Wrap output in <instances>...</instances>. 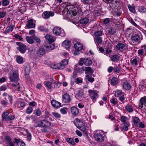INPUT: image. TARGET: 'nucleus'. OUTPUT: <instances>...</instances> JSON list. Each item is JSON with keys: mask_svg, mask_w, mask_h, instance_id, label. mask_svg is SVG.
I'll return each instance as SVG.
<instances>
[{"mask_svg": "<svg viewBox=\"0 0 146 146\" xmlns=\"http://www.w3.org/2000/svg\"><path fill=\"white\" fill-rule=\"evenodd\" d=\"M76 119L77 120V122H74L76 127L83 133H87L86 125L78 120L77 119Z\"/></svg>", "mask_w": 146, "mask_h": 146, "instance_id": "f257e3e1", "label": "nucleus"}, {"mask_svg": "<svg viewBox=\"0 0 146 146\" xmlns=\"http://www.w3.org/2000/svg\"><path fill=\"white\" fill-rule=\"evenodd\" d=\"M52 32L56 35H60L64 37L65 35V33L64 30L60 27L56 26L52 30Z\"/></svg>", "mask_w": 146, "mask_h": 146, "instance_id": "f03ea898", "label": "nucleus"}, {"mask_svg": "<svg viewBox=\"0 0 146 146\" xmlns=\"http://www.w3.org/2000/svg\"><path fill=\"white\" fill-rule=\"evenodd\" d=\"M9 79L11 82H17L19 80V74L17 71H11L9 74Z\"/></svg>", "mask_w": 146, "mask_h": 146, "instance_id": "7ed1b4c3", "label": "nucleus"}, {"mask_svg": "<svg viewBox=\"0 0 146 146\" xmlns=\"http://www.w3.org/2000/svg\"><path fill=\"white\" fill-rule=\"evenodd\" d=\"M51 125V123L45 119L39 121L37 124L36 127L46 128L49 127Z\"/></svg>", "mask_w": 146, "mask_h": 146, "instance_id": "20e7f679", "label": "nucleus"}, {"mask_svg": "<svg viewBox=\"0 0 146 146\" xmlns=\"http://www.w3.org/2000/svg\"><path fill=\"white\" fill-rule=\"evenodd\" d=\"M88 92L90 98L92 100V101L94 102L96 100L98 97L97 92L96 90H89Z\"/></svg>", "mask_w": 146, "mask_h": 146, "instance_id": "39448f33", "label": "nucleus"}, {"mask_svg": "<svg viewBox=\"0 0 146 146\" xmlns=\"http://www.w3.org/2000/svg\"><path fill=\"white\" fill-rule=\"evenodd\" d=\"M73 6H70L68 7V9L69 8L70 9L67 12V14L70 13L71 15H72L73 16H75L78 13V11L76 7H74L73 8Z\"/></svg>", "mask_w": 146, "mask_h": 146, "instance_id": "423d86ee", "label": "nucleus"}, {"mask_svg": "<svg viewBox=\"0 0 146 146\" xmlns=\"http://www.w3.org/2000/svg\"><path fill=\"white\" fill-rule=\"evenodd\" d=\"M17 44L19 46L18 47V49L21 53H24L27 50L26 46L24 44L20 42H16Z\"/></svg>", "mask_w": 146, "mask_h": 146, "instance_id": "0eeeda50", "label": "nucleus"}, {"mask_svg": "<svg viewBox=\"0 0 146 146\" xmlns=\"http://www.w3.org/2000/svg\"><path fill=\"white\" fill-rule=\"evenodd\" d=\"M141 39L140 37L138 34L131 36L130 38L131 42L133 43H135L137 42H140Z\"/></svg>", "mask_w": 146, "mask_h": 146, "instance_id": "6e6552de", "label": "nucleus"}, {"mask_svg": "<svg viewBox=\"0 0 146 146\" xmlns=\"http://www.w3.org/2000/svg\"><path fill=\"white\" fill-rule=\"evenodd\" d=\"M71 100L70 95L67 93L64 94L62 96V102L64 103H69Z\"/></svg>", "mask_w": 146, "mask_h": 146, "instance_id": "1a4fd4ad", "label": "nucleus"}, {"mask_svg": "<svg viewBox=\"0 0 146 146\" xmlns=\"http://www.w3.org/2000/svg\"><path fill=\"white\" fill-rule=\"evenodd\" d=\"M46 53V50L43 47H40L38 49L36 53V55L38 57H41Z\"/></svg>", "mask_w": 146, "mask_h": 146, "instance_id": "9d476101", "label": "nucleus"}, {"mask_svg": "<svg viewBox=\"0 0 146 146\" xmlns=\"http://www.w3.org/2000/svg\"><path fill=\"white\" fill-rule=\"evenodd\" d=\"M54 15V13L52 11H45L43 13L42 16L43 18L46 19L49 18L50 16H53Z\"/></svg>", "mask_w": 146, "mask_h": 146, "instance_id": "9b49d317", "label": "nucleus"}, {"mask_svg": "<svg viewBox=\"0 0 146 146\" xmlns=\"http://www.w3.org/2000/svg\"><path fill=\"white\" fill-rule=\"evenodd\" d=\"M95 139L98 141L102 142L104 140L103 136L100 133H95L94 135Z\"/></svg>", "mask_w": 146, "mask_h": 146, "instance_id": "f8f14e48", "label": "nucleus"}, {"mask_svg": "<svg viewBox=\"0 0 146 146\" xmlns=\"http://www.w3.org/2000/svg\"><path fill=\"white\" fill-rule=\"evenodd\" d=\"M33 20L32 19H30L28 21L27 26L28 28L30 29L35 28V24L33 23Z\"/></svg>", "mask_w": 146, "mask_h": 146, "instance_id": "ddd939ff", "label": "nucleus"}, {"mask_svg": "<svg viewBox=\"0 0 146 146\" xmlns=\"http://www.w3.org/2000/svg\"><path fill=\"white\" fill-rule=\"evenodd\" d=\"M71 112L74 115H77L79 112L78 109L75 107H73L71 108Z\"/></svg>", "mask_w": 146, "mask_h": 146, "instance_id": "4468645a", "label": "nucleus"}, {"mask_svg": "<svg viewBox=\"0 0 146 146\" xmlns=\"http://www.w3.org/2000/svg\"><path fill=\"white\" fill-rule=\"evenodd\" d=\"M125 46L124 44L121 43H119L116 46V50L122 51V50H123Z\"/></svg>", "mask_w": 146, "mask_h": 146, "instance_id": "2eb2a0df", "label": "nucleus"}, {"mask_svg": "<svg viewBox=\"0 0 146 146\" xmlns=\"http://www.w3.org/2000/svg\"><path fill=\"white\" fill-rule=\"evenodd\" d=\"M74 48L77 51H80L83 48V46L79 42L76 43L74 45Z\"/></svg>", "mask_w": 146, "mask_h": 146, "instance_id": "dca6fc26", "label": "nucleus"}, {"mask_svg": "<svg viewBox=\"0 0 146 146\" xmlns=\"http://www.w3.org/2000/svg\"><path fill=\"white\" fill-rule=\"evenodd\" d=\"M140 103L139 105V106L141 107V108H143V106L144 105L146 106V99L144 97H142L140 100Z\"/></svg>", "mask_w": 146, "mask_h": 146, "instance_id": "f3484780", "label": "nucleus"}, {"mask_svg": "<svg viewBox=\"0 0 146 146\" xmlns=\"http://www.w3.org/2000/svg\"><path fill=\"white\" fill-rule=\"evenodd\" d=\"M74 69L78 72L80 73H82L84 70V69L83 67L80 68L79 67V65L76 64L75 65Z\"/></svg>", "mask_w": 146, "mask_h": 146, "instance_id": "a211bd4d", "label": "nucleus"}, {"mask_svg": "<svg viewBox=\"0 0 146 146\" xmlns=\"http://www.w3.org/2000/svg\"><path fill=\"white\" fill-rule=\"evenodd\" d=\"M10 112L8 110H6L4 111L2 115V119L3 121L6 120L7 117L8 116Z\"/></svg>", "mask_w": 146, "mask_h": 146, "instance_id": "6ab92c4d", "label": "nucleus"}, {"mask_svg": "<svg viewBox=\"0 0 146 146\" xmlns=\"http://www.w3.org/2000/svg\"><path fill=\"white\" fill-rule=\"evenodd\" d=\"M62 44L64 47L66 48H68L70 46V42L69 40H65L62 42Z\"/></svg>", "mask_w": 146, "mask_h": 146, "instance_id": "aec40b11", "label": "nucleus"}, {"mask_svg": "<svg viewBox=\"0 0 146 146\" xmlns=\"http://www.w3.org/2000/svg\"><path fill=\"white\" fill-rule=\"evenodd\" d=\"M122 86L123 88L126 90H129L131 88V86L130 84L127 82L123 83Z\"/></svg>", "mask_w": 146, "mask_h": 146, "instance_id": "412c9836", "label": "nucleus"}, {"mask_svg": "<svg viewBox=\"0 0 146 146\" xmlns=\"http://www.w3.org/2000/svg\"><path fill=\"white\" fill-rule=\"evenodd\" d=\"M51 104L52 106L55 108H58L60 106V103L54 100H53L51 102Z\"/></svg>", "mask_w": 146, "mask_h": 146, "instance_id": "4be33fe9", "label": "nucleus"}, {"mask_svg": "<svg viewBox=\"0 0 146 146\" xmlns=\"http://www.w3.org/2000/svg\"><path fill=\"white\" fill-rule=\"evenodd\" d=\"M112 45L110 43H109L108 46H106V52L107 54H108L111 52L112 50H111L112 48Z\"/></svg>", "mask_w": 146, "mask_h": 146, "instance_id": "5701e85b", "label": "nucleus"}, {"mask_svg": "<svg viewBox=\"0 0 146 146\" xmlns=\"http://www.w3.org/2000/svg\"><path fill=\"white\" fill-rule=\"evenodd\" d=\"M34 36H27L26 37V39L27 42L29 44H32L34 43L35 41L33 40Z\"/></svg>", "mask_w": 146, "mask_h": 146, "instance_id": "b1692460", "label": "nucleus"}, {"mask_svg": "<svg viewBox=\"0 0 146 146\" xmlns=\"http://www.w3.org/2000/svg\"><path fill=\"white\" fill-rule=\"evenodd\" d=\"M85 73L87 74L88 73L90 74V75L93 74L94 72V71L90 67H85Z\"/></svg>", "mask_w": 146, "mask_h": 146, "instance_id": "393cba45", "label": "nucleus"}, {"mask_svg": "<svg viewBox=\"0 0 146 146\" xmlns=\"http://www.w3.org/2000/svg\"><path fill=\"white\" fill-rule=\"evenodd\" d=\"M89 19L88 18L84 17L80 19V22L81 24L86 25L89 22Z\"/></svg>", "mask_w": 146, "mask_h": 146, "instance_id": "a878e982", "label": "nucleus"}, {"mask_svg": "<svg viewBox=\"0 0 146 146\" xmlns=\"http://www.w3.org/2000/svg\"><path fill=\"white\" fill-rule=\"evenodd\" d=\"M24 71L25 73H29L31 70V67L28 64L25 65L24 67Z\"/></svg>", "mask_w": 146, "mask_h": 146, "instance_id": "bb28decb", "label": "nucleus"}, {"mask_svg": "<svg viewBox=\"0 0 146 146\" xmlns=\"http://www.w3.org/2000/svg\"><path fill=\"white\" fill-rule=\"evenodd\" d=\"M110 58L112 61L115 62L119 60V56L117 55H112Z\"/></svg>", "mask_w": 146, "mask_h": 146, "instance_id": "cd10ccee", "label": "nucleus"}, {"mask_svg": "<svg viewBox=\"0 0 146 146\" xmlns=\"http://www.w3.org/2000/svg\"><path fill=\"white\" fill-rule=\"evenodd\" d=\"M118 83V79L115 77L113 78L111 80V84L113 86H115Z\"/></svg>", "mask_w": 146, "mask_h": 146, "instance_id": "c85d7f7f", "label": "nucleus"}, {"mask_svg": "<svg viewBox=\"0 0 146 146\" xmlns=\"http://www.w3.org/2000/svg\"><path fill=\"white\" fill-rule=\"evenodd\" d=\"M138 11L140 13H142L146 11V9L143 6H139L138 8Z\"/></svg>", "mask_w": 146, "mask_h": 146, "instance_id": "c756f323", "label": "nucleus"}, {"mask_svg": "<svg viewBox=\"0 0 146 146\" xmlns=\"http://www.w3.org/2000/svg\"><path fill=\"white\" fill-rule=\"evenodd\" d=\"M38 30L41 32H47L48 29L47 28L42 25H40L38 27Z\"/></svg>", "mask_w": 146, "mask_h": 146, "instance_id": "7c9ffc66", "label": "nucleus"}, {"mask_svg": "<svg viewBox=\"0 0 146 146\" xmlns=\"http://www.w3.org/2000/svg\"><path fill=\"white\" fill-rule=\"evenodd\" d=\"M92 63V61L88 58L84 59V64L86 66H90Z\"/></svg>", "mask_w": 146, "mask_h": 146, "instance_id": "2f4dec72", "label": "nucleus"}, {"mask_svg": "<svg viewBox=\"0 0 146 146\" xmlns=\"http://www.w3.org/2000/svg\"><path fill=\"white\" fill-rule=\"evenodd\" d=\"M128 8L131 13H137L134 6L129 5L128 6Z\"/></svg>", "mask_w": 146, "mask_h": 146, "instance_id": "473e14b6", "label": "nucleus"}, {"mask_svg": "<svg viewBox=\"0 0 146 146\" xmlns=\"http://www.w3.org/2000/svg\"><path fill=\"white\" fill-rule=\"evenodd\" d=\"M116 30L114 28L111 27L109 29L108 33L110 35H113L116 33Z\"/></svg>", "mask_w": 146, "mask_h": 146, "instance_id": "72a5a7b5", "label": "nucleus"}, {"mask_svg": "<svg viewBox=\"0 0 146 146\" xmlns=\"http://www.w3.org/2000/svg\"><path fill=\"white\" fill-rule=\"evenodd\" d=\"M85 79L86 80H87L88 81L90 82H93L94 81V78H92L88 75H87L85 77Z\"/></svg>", "mask_w": 146, "mask_h": 146, "instance_id": "f704fd0d", "label": "nucleus"}, {"mask_svg": "<svg viewBox=\"0 0 146 146\" xmlns=\"http://www.w3.org/2000/svg\"><path fill=\"white\" fill-rule=\"evenodd\" d=\"M103 34L102 31H96L94 33V35L96 37H100Z\"/></svg>", "mask_w": 146, "mask_h": 146, "instance_id": "c9c22d12", "label": "nucleus"}, {"mask_svg": "<svg viewBox=\"0 0 146 146\" xmlns=\"http://www.w3.org/2000/svg\"><path fill=\"white\" fill-rule=\"evenodd\" d=\"M96 40L97 44L99 45L102 44V40L101 37H96Z\"/></svg>", "mask_w": 146, "mask_h": 146, "instance_id": "e433bc0d", "label": "nucleus"}, {"mask_svg": "<svg viewBox=\"0 0 146 146\" xmlns=\"http://www.w3.org/2000/svg\"><path fill=\"white\" fill-rule=\"evenodd\" d=\"M33 113L36 115L39 116L41 114V111L39 109H37L34 111Z\"/></svg>", "mask_w": 146, "mask_h": 146, "instance_id": "4c0bfd02", "label": "nucleus"}, {"mask_svg": "<svg viewBox=\"0 0 146 146\" xmlns=\"http://www.w3.org/2000/svg\"><path fill=\"white\" fill-rule=\"evenodd\" d=\"M66 140L68 143L71 144L72 145H74L75 144V143L74 141V139L72 138H67L66 139Z\"/></svg>", "mask_w": 146, "mask_h": 146, "instance_id": "58836bf2", "label": "nucleus"}, {"mask_svg": "<svg viewBox=\"0 0 146 146\" xmlns=\"http://www.w3.org/2000/svg\"><path fill=\"white\" fill-rule=\"evenodd\" d=\"M139 62L136 58H134L131 61V63L133 66L137 65Z\"/></svg>", "mask_w": 146, "mask_h": 146, "instance_id": "ea45409f", "label": "nucleus"}, {"mask_svg": "<svg viewBox=\"0 0 146 146\" xmlns=\"http://www.w3.org/2000/svg\"><path fill=\"white\" fill-rule=\"evenodd\" d=\"M5 139L7 144H9L12 142L11 138L8 136H5Z\"/></svg>", "mask_w": 146, "mask_h": 146, "instance_id": "a19ab883", "label": "nucleus"}, {"mask_svg": "<svg viewBox=\"0 0 146 146\" xmlns=\"http://www.w3.org/2000/svg\"><path fill=\"white\" fill-rule=\"evenodd\" d=\"M140 121L139 118L137 117H135L133 118V123L135 125H137L139 122Z\"/></svg>", "mask_w": 146, "mask_h": 146, "instance_id": "79ce46f5", "label": "nucleus"}, {"mask_svg": "<svg viewBox=\"0 0 146 146\" xmlns=\"http://www.w3.org/2000/svg\"><path fill=\"white\" fill-rule=\"evenodd\" d=\"M126 108L127 110L129 112H132L133 111V109L132 108L131 106L127 104L126 106Z\"/></svg>", "mask_w": 146, "mask_h": 146, "instance_id": "37998d69", "label": "nucleus"}, {"mask_svg": "<svg viewBox=\"0 0 146 146\" xmlns=\"http://www.w3.org/2000/svg\"><path fill=\"white\" fill-rule=\"evenodd\" d=\"M15 119V117L14 115H9L7 117L6 120L7 121H10V122H11L12 120H14Z\"/></svg>", "mask_w": 146, "mask_h": 146, "instance_id": "c03bdc74", "label": "nucleus"}, {"mask_svg": "<svg viewBox=\"0 0 146 146\" xmlns=\"http://www.w3.org/2000/svg\"><path fill=\"white\" fill-rule=\"evenodd\" d=\"M127 119V117L125 116H122L121 117V122H123L124 124L127 123L126 122Z\"/></svg>", "mask_w": 146, "mask_h": 146, "instance_id": "a18cd8bd", "label": "nucleus"}, {"mask_svg": "<svg viewBox=\"0 0 146 146\" xmlns=\"http://www.w3.org/2000/svg\"><path fill=\"white\" fill-rule=\"evenodd\" d=\"M122 94V92L121 90H118L115 93V95L116 97H118V96L121 95Z\"/></svg>", "mask_w": 146, "mask_h": 146, "instance_id": "49530a36", "label": "nucleus"}, {"mask_svg": "<svg viewBox=\"0 0 146 146\" xmlns=\"http://www.w3.org/2000/svg\"><path fill=\"white\" fill-rule=\"evenodd\" d=\"M81 1L84 4H89L92 2L91 0H81Z\"/></svg>", "mask_w": 146, "mask_h": 146, "instance_id": "de8ad7c7", "label": "nucleus"}, {"mask_svg": "<svg viewBox=\"0 0 146 146\" xmlns=\"http://www.w3.org/2000/svg\"><path fill=\"white\" fill-rule=\"evenodd\" d=\"M83 91L82 90H80L78 92L77 94V97H79V98H81L83 95Z\"/></svg>", "mask_w": 146, "mask_h": 146, "instance_id": "09e8293b", "label": "nucleus"}, {"mask_svg": "<svg viewBox=\"0 0 146 146\" xmlns=\"http://www.w3.org/2000/svg\"><path fill=\"white\" fill-rule=\"evenodd\" d=\"M110 102L111 103L114 105L117 104V99L115 98H112L110 100Z\"/></svg>", "mask_w": 146, "mask_h": 146, "instance_id": "8fccbe9b", "label": "nucleus"}, {"mask_svg": "<svg viewBox=\"0 0 146 146\" xmlns=\"http://www.w3.org/2000/svg\"><path fill=\"white\" fill-rule=\"evenodd\" d=\"M9 3V2L7 0H3L2 5L3 6H5L8 5Z\"/></svg>", "mask_w": 146, "mask_h": 146, "instance_id": "3c124183", "label": "nucleus"}, {"mask_svg": "<svg viewBox=\"0 0 146 146\" xmlns=\"http://www.w3.org/2000/svg\"><path fill=\"white\" fill-rule=\"evenodd\" d=\"M5 99L6 100H7V99L9 100L10 101L11 104H12L13 101V99L12 96L11 95L8 96L7 98H5Z\"/></svg>", "mask_w": 146, "mask_h": 146, "instance_id": "603ef678", "label": "nucleus"}, {"mask_svg": "<svg viewBox=\"0 0 146 146\" xmlns=\"http://www.w3.org/2000/svg\"><path fill=\"white\" fill-rule=\"evenodd\" d=\"M17 62L19 64H21L23 63V59L22 57L18 56L17 58Z\"/></svg>", "mask_w": 146, "mask_h": 146, "instance_id": "864d4df0", "label": "nucleus"}, {"mask_svg": "<svg viewBox=\"0 0 146 146\" xmlns=\"http://www.w3.org/2000/svg\"><path fill=\"white\" fill-rule=\"evenodd\" d=\"M58 64L59 69H63L65 68V65L63 63H62V62Z\"/></svg>", "mask_w": 146, "mask_h": 146, "instance_id": "5fc2aeb1", "label": "nucleus"}, {"mask_svg": "<svg viewBox=\"0 0 146 146\" xmlns=\"http://www.w3.org/2000/svg\"><path fill=\"white\" fill-rule=\"evenodd\" d=\"M47 47L49 48L50 50H52L54 47V45L52 44H50L49 45L47 46Z\"/></svg>", "mask_w": 146, "mask_h": 146, "instance_id": "6e6d98bb", "label": "nucleus"}, {"mask_svg": "<svg viewBox=\"0 0 146 146\" xmlns=\"http://www.w3.org/2000/svg\"><path fill=\"white\" fill-rule=\"evenodd\" d=\"M52 115L56 118H60L61 115L56 112H53L52 113Z\"/></svg>", "mask_w": 146, "mask_h": 146, "instance_id": "4d7b16f0", "label": "nucleus"}, {"mask_svg": "<svg viewBox=\"0 0 146 146\" xmlns=\"http://www.w3.org/2000/svg\"><path fill=\"white\" fill-rule=\"evenodd\" d=\"M52 83L51 82H48L45 84L46 86L49 89H51L52 88Z\"/></svg>", "mask_w": 146, "mask_h": 146, "instance_id": "13d9d810", "label": "nucleus"}, {"mask_svg": "<svg viewBox=\"0 0 146 146\" xmlns=\"http://www.w3.org/2000/svg\"><path fill=\"white\" fill-rule=\"evenodd\" d=\"M129 124L128 123L124 124L123 126V128L124 130L127 131L128 130V127L129 126Z\"/></svg>", "mask_w": 146, "mask_h": 146, "instance_id": "bf43d9fd", "label": "nucleus"}, {"mask_svg": "<svg viewBox=\"0 0 146 146\" xmlns=\"http://www.w3.org/2000/svg\"><path fill=\"white\" fill-rule=\"evenodd\" d=\"M33 110V108L31 107H29L27 108L26 112L28 114H29L32 112Z\"/></svg>", "mask_w": 146, "mask_h": 146, "instance_id": "052dcab7", "label": "nucleus"}, {"mask_svg": "<svg viewBox=\"0 0 146 146\" xmlns=\"http://www.w3.org/2000/svg\"><path fill=\"white\" fill-rule=\"evenodd\" d=\"M51 67L52 68L55 69H59L58 64H54L51 65Z\"/></svg>", "mask_w": 146, "mask_h": 146, "instance_id": "680f3d73", "label": "nucleus"}, {"mask_svg": "<svg viewBox=\"0 0 146 146\" xmlns=\"http://www.w3.org/2000/svg\"><path fill=\"white\" fill-rule=\"evenodd\" d=\"M67 110V109L66 108H63L60 109V111L62 113L65 114L66 113V110Z\"/></svg>", "mask_w": 146, "mask_h": 146, "instance_id": "e2e57ef3", "label": "nucleus"}, {"mask_svg": "<svg viewBox=\"0 0 146 146\" xmlns=\"http://www.w3.org/2000/svg\"><path fill=\"white\" fill-rule=\"evenodd\" d=\"M130 22L133 25L135 26L137 28L139 27V26L135 23L132 19H131L130 20Z\"/></svg>", "mask_w": 146, "mask_h": 146, "instance_id": "0e129e2a", "label": "nucleus"}, {"mask_svg": "<svg viewBox=\"0 0 146 146\" xmlns=\"http://www.w3.org/2000/svg\"><path fill=\"white\" fill-rule=\"evenodd\" d=\"M1 103L3 105L6 106L9 103L7 101V100H2L1 102Z\"/></svg>", "mask_w": 146, "mask_h": 146, "instance_id": "69168bd1", "label": "nucleus"}, {"mask_svg": "<svg viewBox=\"0 0 146 146\" xmlns=\"http://www.w3.org/2000/svg\"><path fill=\"white\" fill-rule=\"evenodd\" d=\"M33 37L34 40H35L37 43H40V40L39 38L36 37L35 35L34 36V37Z\"/></svg>", "mask_w": 146, "mask_h": 146, "instance_id": "338daca9", "label": "nucleus"}, {"mask_svg": "<svg viewBox=\"0 0 146 146\" xmlns=\"http://www.w3.org/2000/svg\"><path fill=\"white\" fill-rule=\"evenodd\" d=\"M7 89V88L5 85H3L0 87V91H4Z\"/></svg>", "mask_w": 146, "mask_h": 146, "instance_id": "774afa93", "label": "nucleus"}]
</instances>
